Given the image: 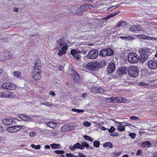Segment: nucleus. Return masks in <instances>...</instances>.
<instances>
[{
	"instance_id": "nucleus-27",
	"label": "nucleus",
	"mask_w": 157,
	"mask_h": 157,
	"mask_svg": "<svg viewBox=\"0 0 157 157\" xmlns=\"http://www.w3.org/2000/svg\"><path fill=\"white\" fill-rule=\"evenodd\" d=\"M72 76L73 78L76 80H78L79 78V77L78 73L77 72L75 71H74V72L72 74Z\"/></svg>"
},
{
	"instance_id": "nucleus-12",
	"label": "nucleus",
	"mask_w": 157,
	"mask_h": 157,
	"mask_svg": "<svg viewBox=\"0 0 157 157\" xmlns=\"http://www.w3.org/2000/svg\"><path fill=\"white\" fill-rule=\"evenodd\" d=\"M18 116L21 119L27 122L32 121L33 120V119L32 117L25 115L19 114Z\"/></svg>"
},
{
	"instance_id": "nucleus-40",
	"label": "nucleus",
	"mask_w": 157,
	"mask_h": 157,
	"mask_svg": "<svg viewBox=\"0 0 157 157\" xmlns=\"http://www.w3.org/2000/svg\"><path fill=\"white\" fill-rule=\"evenodd\" d=\"M107 129L108 130L109 132L112 133L113 132L116 130V128H114L113 126H112L110 129H109L107 128Z\"/></svg>"
},
{
	"instance_id": "nucleus-56",
	"label": "nucleus",
	"mask_w": 157,
	"mask_h": 157,
	"mask_svg": "<svg viewBox=\"0 0 157 157\" xmlns=\"http://www.w3.org/2000/svg\"><path fill=\"white\" fill-rule=\"evenodd\" d=\"M113 97H112L111 98H109L107 99V101L109 102H113Z\"/></svg>"
},
{
	"instance_id": "nucleus-11",
	"label": "nucleus",
	"mask_w": 157,
	"mask_h": 157,
	"mask_svg": "<svg viewBox=\"0 0 157 157\" xmlns=\"http://www.w3.org/2000/svg\"><path fill=\"white\" fill-rule=\"evenodd\" d=\"M115 69V64L113 62H110L107 69V71L109 73L113 72Z\"/></svg>"
},
{
	"instance_id": "nucleus-32",
	"label": "nucleus",
	"mask_w": 157,
	"mask_h": 157,
	"mask_svg": "<svg viewBox=\"0 0 157 157\" xmlns=\"http://www.w3.org/2000/svg\"><path fill=\"white\" fill-rule=\"evenodd\" d=\"M93 146L94 147H99L100 143L98 140H96L93 143Z\"/></svg>"
},
{
	"instance_id": "nucleus-53",
	"label": "nucleus",
	"mask_w": 157,
	"mask_h": 157,
	"mask_svg": "<svg viewBox=\"0 0 157 157\" xmlns=\"http://www.w3.org/2000/svg\"><path fill=\"white\" fill-rule=\"evenodd\" d=\"M66 156L67 157H73L74 156V155L71 153H67L66 154Z\"/></svg>"
},
{
	"instance_id": "nucleus-62",
	"label": "nucleus",
	"mask_w": 157,
	"mask_h": 157,
	"mask_svg": "<svg viewBox=\"0 0 157 157\" xmlns=\"http://www.w3.org/2000/svg\"><path fill=\"white\" fill-rule=\"evenodd\" d=\"M153 156L152 157H157V151H155L153 154Z\"/></svg>"
},
{
	"instance_id": "nucleus-7",
	"label": "nucleus",
	"mask_w": 157,
	"mask_h": 157,
	"mask_svg": "<svg viewBox=\"0 0 157 157\" xmlns=\"http://www.w3.org/2000/svg\"><path fill=\"white\" fill-rule=\"evenodd\" d=\"M1 87L5 89L13 90L15 88L16 86L13 84L6 82L2 84Z\"/></svg>"
},
{
	"instance_id": "nucleus-6",
	"label": "nucleus",
	"mask_w": 157,
	"mask_h": 157,
	"mask_svg": "<svg viewBox=\"0 0 157 157\" xmlns=\"http://www.w3.org/2000/svg\"><path fill=\"white\" fill-rule=\"evenodd\" d=\"M98 54V50L96 49H93L89 52L86 56L88 59H94L97 57Z\"/></svg>"
},
{
	"instance_id": "nucleus-1",
	"label": "nucleus",
	"mask_w": 157,
	"mask_h": 157,
	"mask_svg": "<svg viewBox=\"0 0 157 157\" xmlns=\"http://www.w3.org/2000/svg\"><path fill=\"white\" fill-rule=\"evenodd\" d=\"M56 46L57 49L59 50L58 54L59 56H62L65 54L68 49V46L65 42L64 38L57 41Z\"/></svg>"
},
{
	"instance_id": "nucleus-30",
	"label": "nucleus",
	"mask_w": 157,
	"mask_h": 157,
	"mask_svg": "<svg viewBox=\"0 0 157 157\" xmlns=\"http://www.w3.org/2000/svg\"><path fill=\"white\" fill-rule=\"evenodd\" d=\"M71 111L77 113H82L84 112V110L83 109H77L75 108L72 109Z\"/></svg>"
},
{
	"instance_id": "nucleus-45",
	"label": "nucleus",
	"mask_w": 157,
	"mask_h": 157,
	"mask_svg": "<svg viewBox=\"0 0 157 157\" xmlns=\"http://www.w3.org/2000/svg\"><path fill=\"white\" fill-rule=\"evenodd\" d=\"M82 146H83V149L84 148V147H86V148H88L89 147V144L86 142H82Z\"/></svg>"
},
{
	"instance_id": "nucleus-10",
	"label": "nucleus",
	"mask_w": 157,
	"mask_h": 157,
	"mask_svg": "<svg viewBox=\"0 0 157 157\" xmlns=\"http://www.w3.org/2000/svg\"><path fill=\"white\" fill-rule=\"evenodd\" d=\"M22 127L21 125H17L9 127L7 128V130L10 132H16L19 131Z\"/></svg>"
},
{
	"instance_id": "nucleus-18",
	"label": "nucleus",
	"mask_w": 157,
	"mask_h": 157,
	"mask_svg": "<svg viewBox=\"0 0 157 157\" xmlns=\"http://www.w3.org/2000/svg\"><path fill=\"white\" fill-rule=\"evenodd\" d=\"M2 123L4 124L7 125H10L13 122V120L10 119H5L2 120Z\"/></svg>"
},
{
	"instance_id": "nucleus-16",
	"label": "nucleus",
	"mask_w": 157,
	"mask_h": 157,
	"mask_svg": "<svg viewBox=\"0 0 157 157\" xmlns=\"http://www.w3.org/2000/svg\"><path fill=\"white\" fill-rule=\"evenodd\" d=\"M33 77L35 80H38L40 79V78L41 72L40 71H36V72L35 71H33Z\"/></svg>"
},
{
	"instance_id": "nucleus-60",
	"label": "nucleus",
	"mask_w": 157,
	"mask_h": 157,
	"mask_svg": "<svg viewBox=\"0 0 157 157\" xmlns=\"http://www.w3.org/2000/svg\"><path fill=\"white\" fill-rule=\"evenodd\" d=\"M2 40L3 42H7L8 41V40L7 38H3V39H2Z\"/></svg>"
},
{
	"instance_id": "nucleus-46",
	"label": "nucleus",
	"mask_w": 157,
	"mask_h": 157,
	"mask_svg": "<svg viewBox=\"0 0 157 157\" xmlns=\"http://www.w3.org/2000/svg\"><path fill=\"white\" fill-rule=\"evenodd\" d=\"M83 125L86 127H89L91 125V123L89 122L86 121L84 122Z\"/></svg>"
},
{
	"instance_id": "nucleus-28",
	"label": "nucleus",
	"mask_w": 157,
	"mask_h": 157,
	"mask_svg": "<svg viewBox=\"0 0 157 157\" xmlns=\"http://www.w3.org/2000/svg\"><path fill=\"white\" fill-rule=\"evenodd\" d=\"M150 145H151V144L149 142H144L141 145V146L143 147H150Z\"/></svg>"
},
{
	"instance_id": "nucleus-49",
	"label": "nucleus",
	"mask_w": 157,
	"mask_h": 157,
	"mask_svg": "<svg viewBox=\"0 0 157 157\" xmlns=\"http://www.w3.org/2000/svg\"><path fill=\"white\" fill-rule=\"evenodd\" d=\"M147 40H156L157 39L156 38L150 37L147 36Z\"/></svg>"
},
{
	"instance_id": "nucleus-50",
	"label": "nucleus",
	"mask_w": 157,
	"mask_h": 157,
	"mask_svg": "<svg viewBox=\"0 0 157 157\" xmlns=\"http://www.w3.org/2000/svg\"><path fill=\"white\" fill-rule=\"evenodd\" d=\"M29 135L31 137H34L36 135V133L34 132H31L29 133Z\"/></svg>"
},
{
	"instance_id": "nucleus-34",
	"label": "nucleus",
	"mask_w": 157,
	"mask_h": 157,
	"mask_svg": "<svg viewBox=\"0 0 157 157\" xmlns=\"http://www.w3.org/2000/svg\"><path fill=\"white\" fill-rule=\"evenodd\" d=\"M120 12V11L115 12L114 13H112L110 14V15H109L108 17H109V18L112 17L115 15L119 13Z\"/></svg>"
},
{
	"instance_id": "nucleus-29",
	"label": "nucleus",
	"mask_w": 157,
	"mask_h": 157,
	"mask_svg": "<svg viewBox=\"0 0 157 157\" xmlns=\"http://www.w3.org/2000/svg\"><path fill=\"white\" fill-rule=\"evenodd\" d=\"M13 75L14 77H17V78L20 77L21 76V73L18 71H14L13 73Z\"/></svg>"
},
{
	"instance_id": "nucleus-17",
	"label": "nucleus",
	"mask_w": 157,
	"mask_h": 157,
	"mask_svg": "<svg viewBox=\"0 0 157 157\" xmlns=\"http://www.w3.org/2000/svg\"><path fill=\"white\" fill-rule=\"evenodd\" d=\"M128 69L127 67H122L118 71L119 73L122 75L125 74L127 73V71H128Z\"/></svg>"
},
{
	"instance_id": "nucleus-39",
	"label": "nucleus",
	"mask_w": 157,
	"mask_h": 157,
	"mask_svg": "<svg viewBox=\"0 0 157 157\" xmlns=\"http://www.w3.org/2000/svg\"><path fill=\"white\" fill-rule=\"evenodd\" d=\"M31 147L32 148H34L36 149H39L40 148L41 146L39 145H35L34 144H32L31 145Z\"/></svg>"
},
{
	"instance_id": "nucleus-35",
	"label": "nucleus",
	"mask_w": 157,
	"mask_h": 157,
	"mask_svg": "<svg viewBox=\"0 0 157 157\" xmlns=\"http://www.w3.org/2000/svg\"><path fill=\"white\" fill-rule=\"evenodd\" d=\"M127 25V23L124 21H122L119 24L117 25V26H126Z\"/></svg>"
},
{
	"instance_id": "nucleus-15",
	"label": "nucleus",
	"mask_w": 157,
	"mask_h": 157,
	"mask_svg": "<svg viewBox=\"0 0 157 157\" xmlns=\"http://www.w3.org/2000/svg\"><path fill=\"white\" fill-rule=\"evenodd\" d=\"M42 65L41 61L40 60H36L34 63V66L33 69V71H40V70L39 69V67H40Z\"/></svg>"
},
{
	"instance_id": "nucleus-42",
	"label": "nucleus",
	"mask_w": 157,
	"mask_h": 157,
	"mask_svg": "<svg viewBox=\"0 0 157 157\" xmlns=\"http://www.w3.org/2000/svg\"><path fill=\"white\" fill-rule=\"evenodd\" d=\"M137 36L139 38H141L144 39H147V36L144 35H137Z\"/></svg>"
},
{
	"instance_id": "nucleus-48",
	"label": "nucleus",
	"mask_w": 157,
	"mask_h": 157,
	"mask_svg": "<svg viewBox=\"0 0 157 157\" xmlns=\"http://www.w3.org/2000/svg\"><path fill=\"white\" fill-rule=\"evenodd\" d=\"M96 91L98 92L102 93L104 92V90L101 87H99L96 90Z\"/></svg>"
},
{
	"instance_id": "nucleus-38",
	"label": "nucleus",
	"mask_w": 157,
	"mask_h": 157,
	"mask_svg": "<svg viewBox=\"0 0 157 157\" xmlns=\"http://www.w3.org/2000/svg\"><path fill=\"white\" fill-rule=\"evenodd\" d=\"M84 138L86 140H89L91 142L93 141V139L89 136L85 135L84 136Z\"/></svg>"
},
{
	"instance_id": "nucleus-64",
	"label": "nucleus",
	"mask_w": 157,
	"mask_h": 157,
	"mask_svg": "<svg viewBox=\"0 0 157 157\" xmlns=\"http://www.w3.org/2000/svg\"><path fill=\"white\" fill-rule=\"evenodd\" d=\"M141 151L140 150H138L136 153V155H138L141 154Z\"/></svg>"
},
{
	"instance_id": "nucleus-23",
	"label": "nucleus",
	"mask_w": 157,
	"mask_h": 157,
	"mask_svg": "<svg viewBox=\"0 0 157 157\" xmlns=\"http://www.w3.org/2000/svg\"><path fill=\"white\" fill-rule=\"evenodd\" d=\"M103 146L104 147H109L111 148L113 147V144L112 143L110 142H107L103 144Z\"/></svg>"
},
{
	"instance_id": "nucleus-63",
	"label": "nucleus",
	"mask_w": 157,
	"mask_h": 157,
	"mask_svg": "<svg viewBox=\"0 0 157 157\" xmlns=\"http://www.w3.org/2000/svg\"><path fill=\"white\" fill-rule=\"evenodd\" d=\"M49 94L51 95H52L53 96H55V93L53 91H51L49 92Z\"/></svg>"
},
{
	"instance_id": "nucleus-61",
	"label": "nucleus",
	"mask_w": 157,
	"mask_h": 157,
	"mask_svg": "<svg viewBox=\"0 0 157 157\" xmlns=\"http://www.w3.org/2000/svg\"><path fill=\"white\" fill-rule=\"evenodd\" d=\"M3 130V127L2 125L0 124V132H2Z\"/></svg>"
},
{
	"instance_id": "nucleus-37",
	"label": "nucleus",
	"mask_w": 157,
	"mask_h": 157,
	"mask_svg": "<svg viewBox=\"0 0 157 157\" xmlns=\"http://www.w3.org/2000/svg\"><path fill=\"white\" fill-rule=\"evenodd\" d=\"M83 11V10L80 7L78 9L75 11V13L77 14L81 15L82 14V12Z\"/></svg>"
},
{
	"instance_id": "nucleus-31",
	"label": "nucleus",
	"mask_w": 157,
	"mask_h": 157,
	"mask_svg": "<svg viewBox=\"0 0 157 157\" xmlns=\"http://www.w3.org/2000/svg\"><path fill=\"white\" fill-rule=\"evenodd\" d=\"M40 104L41 105H45L47 106H52L54 105L53 104L50 103V102L48 101L45 102L41 103Z\"/></svg>"
},
{
	"instance_id": "nucleus-36",
	"label": "nucleus",
	"mask_w": 157,
	"mask_h": 157,
	"mask_svg": "<svg viewBox=\"0 0 157 157\" xmlns=\"http://www.w3.org/2000/svg\"><path fill=\"white\" fill-rule=\"evenodd\" d=\"M119 101L118 102H123V103H126L127 101L125 99V98H122V97H119Z\"/></svg>"
},
{
	"instance_id": "nucleus-26",
	"label": "nucleus",
	"mask_w": 157,
	"mask_h": 157,
	"mask_svg": "<svg viewBox=\"0 0 157 157\" xmlns=\"http://www.w3.org/2000/svg\"><path fill=\"white\" fill-rule=\"evenodd\" d=\"M87 7H88L89 8L92 7V6L90 4H86L83 5L81 6L80 7V8L82 10H83L84 11L86 9Z\"/></svg>"
},
{
	"instance_id": "nucleus-8",
	"label": "nucleus",
	"mask_w": 157,
	"mask_h": 157,
	"mask_svg": "<svg viewBox=\"0 0 157 157\" xmlns=\"http://www.w3.org/2000/svg\"><path fill=\"white\" fill-rule=\"evenodd\" d=\"M147 66L150 69L155 70L157 67V61L154 60H151L147 62Z\"/></svg>"
},
{
	"instance_id": "nucleus-59",
	"label": "nucleus",
	"mask_w": 157,
	"mask_h": 157,
	"mask_svg": "<svg viewBox=\"0 0 157 157\" xmlns=\"http://www.w3.org/2000/svg\"><path fill=\"white\" fill-rule=\"evenodd\" d=\"M0 97L5 98V93L0 92Z\"/></svg>"
},
{
	"instance_id": "nucleus-47",
	"label": "nucleus",
	"mask_w": 157,
	"mask_h": 157,
	"mask_svg": "<svg viewBox=\"0 0 157 157\" xmlns=\"http://www.w3.org/2000/svg\"><path fill=\"white\" fill-rule=\"evenodd\" d=\"M136 134L134 133H130L129 134V136H130L132 139H134L135 138Z\"/></svg>"
},
{
	"instance_id": "nucleus-19",
	"label": "nucleus",
	"mask_w": 157,
	"mask_h": 157,
	"mask_svg": "<svg viewBox=\"0 0 157 157\" xmlns=\"http://www.w3.org/2000/svg\"><path fill=\"white\" fill-rule=\"evenodd\" d=\"M129 29L130 30L131 32H136L137 31H139L142 30L141 27L134 25L131 26L130 27Z\"/></svg>"
},
{
	"instance_id": "nucleus-51",
	"label": "nucleus",
	"mask_w": 157,
	"mask_h": 157,
	"mask_svg": "<svg viewBox=\"0 0 157 157\" xmlns=\"http://www.w3.org/2000/svg\"><path fill=\"white\" fill-rule=\"evenodd\" d=\"M124 127L125 126H129L130 127V126L131 127H135V126H134L132 125V124H130L125 123V122H124Z\"/></svg>"
},
{
	"instance_id": "nucleus-55",
	"label": "nucleus",
	"mask_w": 157,
	"mask_h": 157,
	"mask_svg": "<svg viewBox=\"0 0 157 157\" xmlns=\"http://www.w3.org/2000/svg\"><path fill=\"white\" fill-rule=\"evenodd\" d=\"M119 97H113V102H118L119 101Z\"/></svg>"
},
{
	"instance_id": "nucleus-13",
	"label": "nucleus",
	"mask_w": 157,
	"mask_h": 157,
	"mask_svg": "<svg viewBox=\"0 0 157 157\" xmlns=\"http://www.w3.org/2000/svg\"><path fill=\"white\" fill-rule=\"evenodd\" d=\"M79 143H77L75 144L73 146L70 145L69 146V148L71 151H74L76 149L79 148L80 149H83V146Z\"/></svg>"
},
{
	"instance_id": "nucleus-33",
	"label": "nucleus",
	"mask_w": 157,
	"mask_h": 157,
	"mask_svg": "<svg viewBox=\"0 0 157 157\" xmlns=\"http://www.w3.org/2000/svg\"><path fill=\"white\" fill-rule=\"evenodd\" d=\"M125 129V127L124 125H118L117 127V130L120 131H123Z\"/></svg>"
},
{
	"instance_id": "nucleus-57",
	"label": "nucleus",
	"mask_w": 157,
	"mask_h": 157,
	"mask_svg": "<svg viewBox=\"0 0 157 157\" xmlns=\"http://www.w3.org/2000/svg\"><path fill=\"white\" fill-rule=\"evenodd\" d=\"M110 135L113 136H117L118 135V132H115L114 133L110 134Z\"/></svg>"
},
{
	"instance_id": "nucleus-9",
	"label": "nucleus",
	"mask_w": 157,
	"mask_h": 157,
	"mask_svg": "<svg viewBox=\"0 0 157 157\" xmlns=\"http://www.w3.org/2000/svg\"><path fill=\"white\" fill-rule=\"evenodd\" d=\"M139 57L137 55L134 56L132 55L131 54L129 53L128 54V60L130 63H136L138 61V58Z\"/></svg>"
},
{
	"instance_id": "nucleus-4",
	"label": "nucleus",
	"mask_w": 157,
	"mask_h": 157,
	"mask_svg": "<svg viewBox=\"0 0 157 157\" xmlns=\"http://www.w3.org/2000/svg\"><path fill=\"white\" fill-rule=\"evenodd\" d=\"M128 71L130 76L135 78L138 75L139 70L137 67L132 65L128 69Z\"/></svg>"
},
{
	"instance_id": "nucleus-14",
	"label": "nucleus",
	"mask_w": 157,
	"mask_h": 157,
	"mask_svg": "<svg viewBox=\"0 0 157 157\" xmlns=\"http://www.w3.org/2000/svg\"><path fill=\"white\" fill-rule=\"evenodd\" d=\"M78 50L73 49L71 51V54L77 60H79L81 57L80 54H78Z\"/></svg>"
},
{
	"instance_id": "nucleus-58",
	"label": "nucleus",
	"mask_w": 157,
	"mask_h": 157,
	"mask_svg": "<svg viewBox=\"0 0 157 157\" xmlns=\"http://www.w3.org/2000/svg\"><path fill=\"white\" fill-rule=\"evenodd\" d=\"M79 157H86V156L83 155V154L82 153L79 152L78 154Z\"/></svg>"
},
{
	"instance_id": "nucleus-41",
	"label": "nucleus",
	"mask_w": 157,
	"mask_h": 157,
	"mask_svg": "<svg viewBox=\"0 0 157 157\" xmlns=\"http://www.w3.org/2000/svg\"><path fill=\"white\" fill-rule=\"evenodd\" d=\"M78 51L79 53L83 54H85L87 52V51L86 50V49H79V50H78Z\"/></svg>"
},
{
	"instance_id": "nucleus-20",
	"label": "nucleus",
	"mask_w": 157,
	"mask_h": 157,
	"mask_svg": "<svg viewBox=\"0 0 157 157\" xmlns=\"http://www.w3.org/2000/svg\"><path fill=\"white\" fill-rule=\"evenodd\" d=\"M73 129V128H71L67 125H63L62 127L61 130L62 131L65 132L72 130Z\"/></svg>"
},
{
	"instance_id": "nucleus-52",
	"label": "nucleus",
	"mask_w": 157,
	"mask_h": 157,
	"mask_svg": "<svg viewBox=\"0 0 157 157\" xmlns=\"http://www.w3.org/2000/svg\"><path fill=\"white\" fill-rule=\"evenodd\" d=\"M130 119L133 120H137L138 121L139 120V119L137 117L135 116H133L131 117Z\"/></svg>"
},
{
	"instance_id": "nucleus-54",
	"label": "nucleus",
	"mask_w": 157,
	"mask_h": 157,
	"mask_svg": "<svg viewBox=\"0 0 157 157\" xmlns=\"http://www.w3.org/2000/svg\"><path fill=\"white\" fill-rule=\"evenodd\" d=\"M111 120L113 121L115 123H118L119 124V125H121L122 126L124 125V122H117V121H114L113 120V119H111Z\"/></svg>"
},
{
	"instance_id": "nucleus-25",
	"label": "nucleus",
	"mask_w": 157,
	"mask_h": 157,
	"mask_svg": "<svg viewBox=\"0 0 157 157\" xmlns=\"http://www.w3.org/2000/svg\"><path fill=\"white\" fill-rule=\"evenodd\" d=\"M50 146L53 149H59L61 147L59 144H50Z\"/></svg>"
},
{
	"instance_id": "nucleus-43",
	"label": "nucleus",
	"mask_w": 157,
	"mask_h": 157,
	"mask_svg": "<svg viewBox=\"0 0 157 157\" xmlns=\"http://www.w3.org/2000/svg\"><path fill=\"white\" fill-rule=\"evenodd\" d=\"M89 24L90 27L93 28L95 27L97 24L95 22L93 21V22H89Z\"/></svg>"
},
{
	"instance_id": "nucleus-44",
	"label": "nucleus",
	"mask_w": 157,
	"mask_h": 157,
	"mask_svg": "<svg viewBox=\"0 0 157 157\" xmlns=\"http://www.w3.org/2000/svg\"><path fill=\"white\" fill-rule=\"evenodd\" d=\"M55 152L58 154H62L65 153V152L63 150H56L55 151Z\"/></svg>"
},
{
	"instance_id": "nucleus-24",
	"label": "nucleus",
	"mask_w": 157,
	"mask_h": 157,
	"mask_svg": "<svg viewBox=\"0 0 157 157\" xmlns=\"http://www.w3.org/2000/svg\"><path fill=\"white\" fill-rule=\"evenodd\" d=\"M47 126L52 128H56V124L53 122H48L47 124Z\"/></svg>"
},
{
	"instance_id": "nucleus-22",
	"label": "nucleus",
	"mask_w": 157,
	"mask_h": 157,
	"mask_svg": "<svg viewBox=\"0 0 157 157\" xmlns=\"http://www.w3.org/2000/svg\"><path fill=\"white\" fill-rule=\"evenodd\" d=\"M15 96V95L12 92H8L5 93V98H13Z\"/></svg>"
},
{
	"instance_id": "nucleus-3",
	"label": "nucleus",
	"mask_w": 157,
	"mask_h": 157,
	"mask_svg": "<svg viewBox=\"0 0 157 157\" xmlns=\"http://www.w3.org/2000/svg\"><path fill=\"white\" fill-rule=\"evenodd\" d=\"M151 49L148 48H141L139 50L140 53V59L142 63L144 62L148 58L151 52Z\"/></svg>"
},
{
	"instance_id": "nucleus-21",
	"label": "nucleus",
	"mask_w": 157,
	"mask_h": 157,
	"mask_svg": "<svg viewBox=\"0 0 157 157\" xmlns=\"http://www.w3.org/2000/svg\"><path fill=\"white\" fill-rule=\"evenodd\" d=\"M120 38L125 40H132L135 39L131 36H121Z\"/></svg>"
},
{
	"instance_id": "nucleus-2",
	"label": "nucleus",
	"mask_w": 157,
	"mask_h": 157,
	"mask_svg": "<svg viewBox=\"0 0 157 157\" xmlns=\"http://www.w3.org/2000/svg\"><path fill=\"white\" fill-rule=\"evenodd\" d=\"M105 61H101V62H90L86 64V68L93 71H98V69L102 68L104 64L105 65Z\"/></svg>"
},
{
	"instance_id": "nucleus-5",
	"label": "nucleus",
	"mask_w": 157,
	"mask_h": 157,
	"mask_svg": "<svg viewBox=\"0 0 157 157\" xmlns=\"http://www.w3.org/2000/svg\"><path fill=\"white\" fill-rule=\"evenodd\" d=\"M114 52L110 48H104L102 49L99 52V56L104 57L107 56H111L113 55Z\"/></svg>"
}]
</instances>
